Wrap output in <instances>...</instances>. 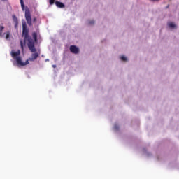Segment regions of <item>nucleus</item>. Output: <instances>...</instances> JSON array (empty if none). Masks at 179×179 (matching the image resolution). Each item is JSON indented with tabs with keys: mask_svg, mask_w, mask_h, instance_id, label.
Masks as SVG:
<instances>
[{
	"mask_svg": "<svg viewBox=\"0 0 179 179\" xmlns=\"http://www.w3.org/2000/svg\"><path fill=\"white\" fill-rule=\"evenodd\" d=\"M13 18L15 20V22H17V18L16 17V15H13Z\"/></svg>",
	"mask_w": 179,
	"mask_h": 179,
	"instance_id": "obj_13",
	"label": "nucleus"
},
{
	"mask_svg": "<svg viewBox=\"0 0 179 179\" xmlns=\"http://www.w3.org/2000/svg\"><path fill=\"white\" fill-rule=\"evenodd\" d=\"M25 19L28 26H33V23L31 22V14L30 13V10H29V8L25 10Z\"/></svg>",
	"mask_w": 179,
	"mask_h": 179,
	"instance_id": "obj_3",
	"label": "nucleus"
},
{
	"mask_svg": "<svg viewBox=\"0 0 179 179\" xmlns=\"http://www.w3.org/2000/svg\"><path fill=\"white\" fill-rule=\"evenodd\" d=\"M33 22H37V18L34 17V18L33 19Z\"/></svg>",
	"mask_w": 179,
	"mask_h": 179,
	"instance_id": "obj_15",
	"label": "nucleus"
},
{
	"mask_svg": "<svg viewBox=\"0 0 179 179\" xmlns=\"http://www.w3.org/2000/svg\"><path fill=\"white\" fill-rule=\"evenodd\" d=\"M22 37H24V41H27V45L29 51L33 52L31 54V57L29 59V61L33 62L36 61V59L40 57V54L41 52L40 50L36 52L35 44L38 41L37 39V34L36 32L32 33V37L29 35V29H27V24H26V21H22Z\"/></svg>",
	"mask_w": 179,
	"mask_h": 179,
	"instance_id": "obj_1",
	"label": "nucleus"
},
{
	"mask_svg": "<svg viewBox=\"0 0 179 179\" xmlns=\"http://www.w3.org/2000/svg\"><path fill=\"white\" fill-rule=\"evenodd\" d=\"M70 51L72 52V54H79V48L74 45H71Z\"/></svg>",
	"mask_w": 179,
	"mask_h": 179,
	"instance_id": "obj_4",
	"label": "nucleus"
},
{
	"mask_svg": "<svg viewBox=\"0 0 179 179\" xmlns=\"http://www.w3.org/2000/svg\"><path fill=\"white\" fill-rule=\"evenodd\" d=\"M168 26L171 29H176V24L175 23L169 22V23H168Z\"/></svg>",
	"mask_w": 179,
	"mask_h": 179,
	"instance_id": "obj_6",
	"label": "nucleus"
},
{
	"mask_svg": "<svg viewBox=\"0 0 179 179\" xmlns=\"http://www.w3.org/2000/svg\"><path fill=\"white\" fill-rule=\"evenodd\" d=\"M115 129H117L118 127H117V126H115Z\"/></svg>",
	"mask_w": 179,
	"mask_h": 179,
	"instance_id": "obj_18",
	"label": "nucleus"
},
{
	"mask_svg": "<svg viewBox=\"0 0 179 179\" xmlns=\"http://www.w3.org/2000/svg\"><path fill=\"white\" fill-rule=\"evenodd\" d=\"M20 3H21V8L22 10H24V2H23V0H20Z\"/></svg>",
	"mask_w": 179,
	"mask_h": 179,
	"instance_id": "obj_9",
	"label": "nucleus"
},
{
	"mask_svg": "<svg viewBox=\"0 0 179 179\" xmlns=\"http://www.w3.org/2000/svg\"><path fill=\"white\" fill-rule=\"evenodd\" d=\"M10 55L12 58L16 61L17 66H26V65H28L29 60H27L25 62L22 61V57H20V50H18L17 52L12 50Z\"/></svg>",
	"mask_w": 179,
	"mask_h": 179,
	"instance_id": "obj_2",
	"label": "nucleus"
},
{
	"mask_svg": "<svg viewBox=\"0 0 179 179\" xmlns=\"http://www.w3.org/2000/svg\"><path fill=\"white\" fill-rule=\"evenodd\" d=\"M120 59L121 61H127V59L125 56H121Z\"/></svg>",
	"mask_w": 179,
	"mask_h": 179,
	"instance_id": "obj_10",
	"label": "nucleus"
},
{
	"mask_svg": "<svg viewBox=\"0 0 179 179\" xmlns=\"http://www.w3.org/2000/svg\"><path fill=\"white\" fill-rule=\"evenodd\" d=\"M52 66H53V68H56L57 67V66H55V65H53Z\"/></svg>",
	"mask_w": 179,
	"mask_h": 179,
	"instance_id": "obj_17",
	"label": "nucleus"
},
{
	"mask_svg": "<svg viewBox=\"0 0 179 179\" xmlns=\"http://www.w3.org/2000/svg\"><path fill=\"white\" fill-rule=\"evenodd\" d=\"M55 2V0H49V3L50 5H54V3Z\"/></svg>",
	"mask_w": 179,
	"mask_h": 179,
	"instance_id": "obj_12",
	"label": "nucleus"
},
{
	"mask_svg": "<svg viewBox=\"0 0 179 179\" xmlns=\"http://www.w3.org/2000/svg\"><path fill=\"white\" fill-rule=\"evenodd\" d=\"M20 45H21V48L23 50H24V44H23V41L20 40Z\"/></svg>",
	"mask_w": 179,
	"mask_h": 179,
	"instance_id": "obj_11",
	"label": "nucleus"
},
{
	"mask_svg": "<svg viewBox=\"0 0 179 179\" xmlns=\"http://www.w3.org/2000/svg\"><path fill=\"white\" fill-rule=\"evenodd\" d=\"M5 27L3 26H0V37H3L2 31H3V29Z\"/></svg>",
	"mask_w": 179,
	"mask_h": 179,
	"instance_id": "obj_7",
	"label": "nucleus"
},
{
	"mask_svg": "<svg viewBox=\"0 0 179 179\" xmlns=\"http://www.w3.org/2000/svg\"><path fill=\"white\" fill-rule=\"evenodd\" d=\"M94 23V20H92L89 22V24H93Z\"/></svg>",
	"mask_w": 179,
	"mask_h": 179,
	"instance_id": "obj_14",
	"label": "nucleus"
},
{
	"mask_svg": "<svg viewBox=\"0 0 179 179\" xmlns=\"http://www.w3.org/2000/svg\"><path fill=\"white\" fill-rule=\"evenodd\" d=\"M2 1H7V0H2Z\"/></svg>",
	"mask_w": 179,
	"mask_h": 179,
	"instance_id": "obj_19",
	"label": "nucleus"
},
{
	"mask_svg": "<svg viewBox=\"0 0 179 179\" xmlns=\"http://www.w3.org/2000/svg\"><path fill=\"white\" fill-rule=\"evenodd\" d=\"M9 37H10V32H6V40H9Z\"/></svg>",
	"mask_w": 179,
	"mask_h": 179,
	"instance_id": "obj_8",
	"label": "nucleus"
},
{
	"mask_svg": "<svg viewBox=\"0 0 179 179\" xmlns=\"http://www.w3.org/2000/svg\"><path fill=\"white\" fill-rule=\"evenodd\" d=\"M55 5L57 8H65V5L60 1H55Z\"/></svg>",
	"mask_w": 179,
	"mask_h": 179,
	"instance_id": "obj_5",
	"label": "nucleus"
},
{
	"mask_svg": "<svg viewBox=\"0 0 179 179\" xmlns=\"http://www.w3.org/2000/svg\"><path fill=\"white\" fill-rule=\"evenodd\" d=\"M151 1H152L153 2H157V1H159L160 0H151Z\"/></svg>",
	"mask_w": 179,
	"mask_h": 179,
	"instance_id": "obj_16",
	"label": "nucleus"
}]
</instances>
